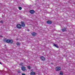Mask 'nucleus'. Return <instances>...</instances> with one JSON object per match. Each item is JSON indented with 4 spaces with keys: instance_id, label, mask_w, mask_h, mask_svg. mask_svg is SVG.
<instances>
[{
    "instance_id": "1",
    "label": "nucleus",
    "mask_w": 75,
    "mask_h": 75,
    "mask_svg": "<svg viewBox=\"0 0 75 75\" xmlns=\"http://www.w3.org/2000/svg\"><path fill=\"white\" fill-rule=\"evenodd\" d=\"M6 42L7 43H10V44H13V40H11L7 39L6 41Z\"/></svg>"
},
{
    "instance_id": "2",
    "label": "nucleus",
    "mask_w": 75,
    "mask_h": 75,
    "mask_svg": "<svg viewBox=\"0 0 75 75\" xmlns=\"http://www.w3.org/2000/svg\"><path fill=\"white\" fill-rule=\"evenodd\" d=\"M21 27L22 26V27H25V24H24V22L21 21Z\"/></svg>"
},
{
    "instance_id": "3",
    "label": "nucleus",
    "mask_w": 75,
    "mask_h": 75,
    "mask_svg": "<svg viewBox=\"0 0 75 75\" xmlns=\"http://www.w3.org/2000/svg\"><path fill=\"white\" fill-rule=\"evenodd\" d=\"M16 27L17 28L20 29L21 28V25L20 24H18L16 25Z\"/></svg>"
},
{
    "instance_id": "4",
    "label": "nucleus",
    "mask_w": 75,
    "mask_h": 75,
    "mask_svg": "<svg viewBox=\"0 0 75 75\" xmlns=\"http://www.w3.org/2000/svg\"><path fill=\"white\" fill-rule=\"evenodd\" d=\"M55 70L57 71H60L61 70V68L60 67H58L56 68Z\"/></svg>"
},
{
    "instance_id": "5",
    "label": "nucleus",
    "mask_w": 75,
    "mask_h": 75,
    "mask_svg": "<svg viewBox=\"0 0 75 75\" xmlns=\"http://www.w3.org/2000/svg\"><path fill=\"white\" fill-rule=\"evenodd\" d=\"M40 59H41L42 61H45V58L43 56H41L40 57Z\"/></svg>"
},
{
    "instance_id": "6",
    "label": "nucleus",
    "mask_w": 75,
    "mask_h": 75,
    "mask_svg": "<svg viewBox=\"0 0 75 75\" xmlns=\"http://www.w3.org/2000/svg\"><path fill=\"white\" fill-rule=\"evenodd\" d=\"M21 69L23 71H24L26 70V69L25 67L23 66L21 67Z\"/></svg>"
},
{
    "instance_id": "7",
    "label": "nucleus",
    "mask_w": 75,
    "mask_h": 75,
    "mask_svg": "<svg viewBox=\"0 0 75 75\" xmlns=\"http://www.w3.org/2000/svg\"><path fill=\"white\" fill-rule=\"evenodd\" d=\"M30 12L31 14H34L35 13V11L33 10H30Z\"/></svg>"
},
{
    "instance_id": "8",
    "label": "nucleus",
    "mask_w": 75,
    "mask_h": 75,
    "mask_svg": "<svg viewBox=\"0 0 75 75\" xmlns=\"http://www.w3.org/2000/svg\"><path fill=\"white\" fill-rule=\"evenodd\" d=\"M46 23H47V24H51V23H52V22H51V21H47Z\"/></svg>"
},
{
    "instance_id": "9",
    "label": "nucleus",
    "mask_w": 75,
    "mask_h": 75,
    "mask_svg": "<svg viewBox=\"0 0 75 75\" xmlns=\"http://www.w3.org/2000/svg\"><path fill=\"white\" fill-rule=\"evenodd\" d=\"M37 34L35 32H33L32 33H31V35H32V36H34Z\"/></svg>"
},
{
    "instance_id": "10",
    "label": "nucleus",
    "mask_w": 75,
    "mask_h": 75,
    "mask_svg": "<svg viewBox=\"0 0 75 75\" xmlns=\"http://www.w3.org/2000/svg\"><path fill=\"white\" fill-rule=\"evenodd\" d=\"M35 72L33 71L31 72L30 74V75H35Z\"/></svg>"
},
{
    "instance_id": "11",
    "label": "nucleus",
    "mask_w": 75,
    "mask_h": 75,
    "mask_svg": "<svg viewBox=\"0 0 75 75\" xmlns=\"http://www.w3.org/2000/svg\"><path fill=\"white\" fill-rule=\"evenodd\" d=\"M53 46L57 48H59V47H58V45H57V44H54Z\"/></svg>"
},
{
    "instance_id": "12",
    "label": "nucleus",
    "mask_w": 75,
    "mask_h": 75,
    "mask_svg": "<svg viewBox=\"0 0 75 75\" xmlns=\"http://www.w3.org/2000/svg\"><path fill=\"white\" fill-rule=\"evenodd\" d=\"M62 31H65L66 30V28H64L62 29Z\"/></svg>"
},
{
    "instance_id": "13",
    "label": "nucleus",
    "mask_w": 75,
    "mask_h": 75,
    "mask_svg": "<svg viewBox=\"0 0 75 75\" xmlns=\"http://www.w3.org/2000/svg\"><path fill=\"white\" fill-rule=\"evenodd\" d=\"M59 75H63V72L62 71L60 72Z\"/></svg>"
},
{
    "instance_id": "14",
    "label": "nucleus",
    "mask_w": 75,
    "mask_h": 75,
    "mask_svg": "<svg viewBox=\"0 0 75 75\" xmlns=\"http://www.w3.org/2000/svg\"><path fill=\"white\" fill-rule=\"evenodd\" d=\"M20 44H21L20 43H19V42H17L16 43V45H20Z\"/></svg>"
},
{
    "instance_id": "15",
    "label": "nucleus",
    "mask_w": 75,
    "mask_h": 75,
    "mask_svg": "<svg viewBox=\"0 0 75 75\" xmlns=\"http://www.w3.org/2000/svg\"><path fill=\"white\" fill-rule=\"evenodd\" d=\"M6 38H5L4 39V40L3 41H4V42H6V40H7Z\"/></svg>"
},
{
    "instance_id": "16",
    "label": "nucleus",
    "mask_w": 75,
    "mask_h": 75,
    "mask_svg": "<svg viewBox=\"0 0 75 75\" xmlns=\"http://www.w3.org/2000/svg\"><path fill=\"white\" fill-rule=\"evenodd\" d=\"M18 8L20 10H21L22 9V8L21 7H18Z\"/></svg>"
},
{
    "instance_id": "17",
    "label": "nucleus",
    "mask_w": 75,
    "mask_h": 75,
    "mask_svg": "<svg viewBox=\"0 0 75 75\" xmlns=\"http://www.w3.org/2000/svg\"><path fill=\"white\" fill-rule=\"evenodd\" d=\"M23 63H21L20 64V65L21 66H23Z\"/></svg>"
},
{
    "instance_id": "18",
    "label": "nucleus",
    "mask_w": 75,
    "mask_h": 75,
    "mask_svg": "<svg viewBox=\"0 0 75 75\" xmlns=\"http://www.w3.org/2000/svg\"><path fill=\"white\" fill-rule=\"evenodd\" d=\"M18 74L20 73H21L20 70H18Z\"/></svg>"
},
{
    "instance_id": "19",
    "label": "nucleus",
    "mask_w": 75,
    "mask_h": 75,
    "mask_svg": "<svg viewBox=\"0 0 75 75\" xmlns=\"http://www.w3.org/2000/svg\"><path fill=\"white\" fill-rule=\"evenodd\" d=\"M28 68L29 69H30V66H28Z\"/></svg>"
},
{
    "instance_id": "20",
    "label": "nucleus",
    "mask_w": 75,
    "mask_h": 75,
    "mask_svg": "<svg viewBox=\"0 0 75 75\" xmlns=\"http://www.w3.org/2000/svg\"><path fill=\"white\" fill-rule=\"evenodd\" d=\"M0 23L2 24H3V21H1Z\"/></svg>"
},
{
    "instance_id": "21",
    "label": "nucleus",
    "mask_w": 75,
    "mask_h": 75,
    "mask_svg": "<svg viewBox=\"0 0 75 75\" xmlns=\"http://www.w3.org/2000/svg\"><path fill=\"white\" fill-rule=\"evenodd\" d=\"M25 74H24V73H22V75H25Z\"/></svg>"
},
{
    "instance_id": "22",
    "label": "nucleus",
    "mask_w": 75,
    "mask_h": 75,
    "mask_svg": "<svg viewBox=\"0 0 75 75\" xmlns=\"http://www.w3.org/2000/svg\"><path fill=\"white\" fill-rule=\"evenodd\" d=\"M0 37H3V36L1 35H0Z\"/></svg>"
},
{
    "instance_id": "23",
    "label": "nucleus",
    "mask_w": 75,
    "mask_h": 75,
    "mask_svg": "<svg viewBox=\"0 0 75 75\" xmlns=\"http://www.w3.org/2000/svg\"><path fill=\"white\" fill-rule=\"evenodd\" d=\"M0 64H1V63L0 62Z\"/></svg>"
}]
</instances>
